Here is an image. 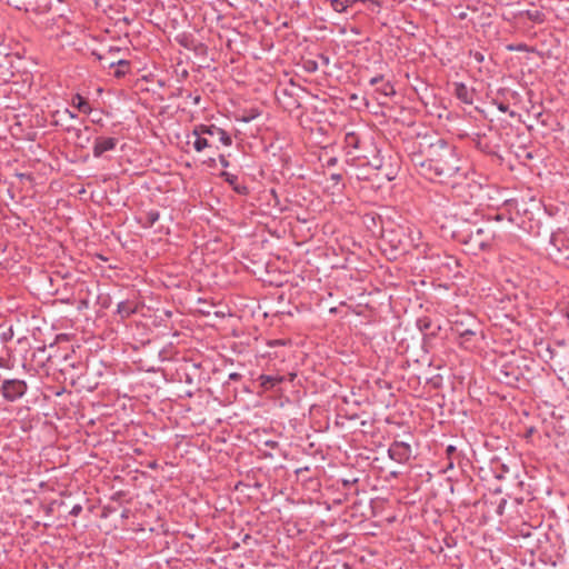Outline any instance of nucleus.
<instances>
[{
	"label": "nucleus",
	"mask_w": 569,
	"mask_h": 569,
	"mask_svg": "<svg viewBox=\"0 0 569 569\" xmlns=\"http://www.w3.org/2000/svg\"><path fill=\"white\" fill-rule=\"evenodd\" d=\"M417 328L425 335L436 336L440 330L439 325H435L429 317H421L417 319Z\"/></svg>",
	"instance_id": "obj_13"
},
{
	"label": "nucleus",
	"mask_w": 569,
	"mask_h": 569,
	"mask_svg": "<svg viewBox=\"0 0 569 569\" xmlns=\"http://www.w3.org/2000/svg\"><path fill=\"white\" fill-rule=\"evenodd\" d=\"M508 49L510 51H525L527 50V46L523 43L517 44V46H509Z\"/></svg>",
	"instance_id": "obj_27"
},
{
	"label": "nucleus",
	"mask_w": 569,
	"mask_h": 569,
	"mask_svg": "<svg viewBox=\"0 0 569 569\" xmlns=\"http://www.w3.org/2000/svg\"><path fill=\"white\" fill-rule=\"evenodd\" d=\"M160 213L157 210H150L146 213L143 227L144 228H151L154 226V223L159 220Z\"/></svg>",
	"instance_id": "obj_20"
},
{
	"label": "nucleus",
	"mask_w": 569,
	"mask_h": 569,
	"mask_svg": "<svg viewBox=\"0 0 569 569\" xmlns=\"http://www.w3.org/2000/svg\"><path fill=\"white\" fill-rule=\"evenodd\" d=\"M453 93L458 100L466 104H472L476 92L473 89L468 88L463 82H455Z\"/></svg>",
	"instance_id": "obj_11"
},
{
	"label": "nucleus",
	"mask_w": 569,
	"mask_h": 569,
	"mask_svg": "<svg viewBox=\"0 0 569 569\" xmlns=\"http://www.w3.org/2000/svg\"><path fill=\"white\" fill-rule=\"evenodd\" d=\"M347 142L352 146L353 148H358L359 139L356 133L351 132L346 136Z\"/></svg>",
	"instance_id": "obj_23"
},
{
	"label": "nucleus",
	"mask_w": 569,
	"mask_h": 569,
	"mask_svg": "<svg viewBox=\"0 0 569 569\" xmlns=\"http://www.w3.org/2000/svg\"><path fill=\"white\" fill-rule=\"evenodd\" d=\"M465 17H466V13H460V14H459V18H460V19H463Z\"/></svg>",
	"instance_id": "obj_44"
},
{
	"label": "nucleus",
	"mask_w": 569,
	"mask_h": 569,
	"mask_svg": "<svg viewBox=\"0 0 569 569\" xmlns=\"http://www.w3.org/2000/svg\"><path fill=\"white\" fill-rule=\"evenodd\" d=\"M189 97L192 99L194 104H199V102L201 100V97L199 94H197V96L189 94Z\"/></svg>",
	"instance_id": "obj_37"
},
{
	"label": "nucleus",
	"mask_w": 569,
	"mask_h": 569,
	"mask_svg": "<svg viewBox=\"0 0 569 569\" xmlns=\"http://www.w3.org/2000/svg\"><path fill=\"white\" fill-rule=\"evenodd\" d=\"M377 91L385 97H392L396 94V90L390 82L383 83L380 88L377 89Z\"/></svg>",
	"instance_id": "obj_21"
},
{
	"label": "nucleus",
	"mask_w": 569,
	"mask_h": 569,
	"mask_svg": "<svg viewBox=\"0 0 569 569\" xmlns=\"http://www.w3.org/2000/svg\"><path fill=\"white\" fill-rule=\"evenodd\" d=\"M529 18L532 19L533 21H542L541 13L539 11H536L535 13H529Z\"/></svg>",
	"instance_id": "obj_29"
},
{
	"label": "nucleus",
	"mask_w": 569,
	"mask_h": 569,
	"mask_svg": "<svg viewBox=\"0 0 569 569\" xmlns=\"http://www.w3.org/2000/svg\"><path fill=\"white\" fill-rule=\"evenodd\" d=\"M28 391V385L22 379H3L0 386V393L4 400L14 402L21 399Z\"/></svg>",
	"instance_id": "obj_6"
},
{
	"label": "nucleus",
	"mask_w": 569,
	"mask_h": 569,
	"mask_svg": "<svg viewBox=\"0 0 569 569\" xmlns=\"http://www.w3.org/2000/svg\"><path fill=\"white\" fill-rule=\"evenodd\" d=\"M53 119H54V124L57 126H61V127H66V126H70L69 124V121L70 120H73V119H77V114L72 111H70L69 109H63V110H57L53 112L52 114Z\"/></svg>",
	"instance_id": "obj_15"
},
{
	"label": "nucleus",
	"mask_w": 569,
	"mask_h": 569,
	"mask_svg": "<svg viewBox=\"0 0 569 569\" xmlns=\"http://www.w3.org/2000/svg\"><path fill=\"white\" fill-rule=\"evenodd\" d=\"M473 58L478 62H482L483 61V54L481 52H475L473 53Z\"/></svg>",
	"instance_id": "obj_35"
},
{
	"label": "nucleus",
	"mask_w": 569,
	"mask_h": 569,
	"mask_svg": "<svg viewBox=\"0 0 569 569\" xmlns=\"http://www.w3.org/2000/svg\"><path fill=\"white\" fill-rule=\"evenodd\" d=\"M498 379L508 386H515L519 380V371L511 366H503L499 370Z\"/></svg>",
	"instance_id": "obj_12"
},
{
	"label": "nucleus",
	"mask_w": 569,
	"mask_h": 569,
	"mask_svg": "<svg viewBox=\"0 0 569 569\" xmlns=\"http://www.w3.org/2000/svg\"><path fill=\"white\" fill-rule=\"evenodd\" d=\"M121 50L122 49L119 47H110L104 54H108L109 59H117V54L120 53Z\"/></svg>",
	"instance_id": "obj_24"
},
{
	"label": "nucleus",
	"mask_w": 569,
	"mask_h": 569,
	"mask_svg": "<svg viewBox=\"0 0 569 569\" xmlns=\"http://www.w3.org/2000/svg\"><path fill=\"white\" fill-rule=\"evenodd\" d=\"M219 162L223 168L229 167V161L227 160L226 156H223V154L219 156Z\"/></svg>",
	"instance_id": "obj_30"
},
{
	"label": "nucleus",
	"mask_w": 569,
	"mask_h": 569,
	"mask_svg": "<svg viewBox=\"0 0 569 569\" xmlns=\"http://www.w3.org/2000/svg\"><path fill=\"white\" fill-rule=\"evenodd\" d=\"M460 159L455 150L450 147V154L448 158H440L436 163L430 164V176L427 177L430 181L446 183L448 180L457 176L460 171Z\"/></svg>",
	"instance_id": "obj_2"
},
{
	"label": "nucleus",
	"mask_w": 569,
	"mask_h": 569,
	"mask_svg": "<svg viewBox=\"0 0 569 569\" xmlns=\"http://www.w3.org/2000/svg\"><path fill=\"white\" fill-rule=\"evenodd\" d=\"M498 109L501 111V112H507L508 111V106L503 104V103H499L498 104Z\"/></svg>",
	"instance_id": "obj_38"
},
{
	"label": "nucleus",
	"mask_w": 569,
	"mask_h": 569,
	"mask_svg": "<svg viewBox=\"0 0 569 569\" xmlns=\"http://www.w3.org/2000/svg\"><path fill=\"white\" fill-rule=\"evenodd\" d=\"M468 321H471V322H472V326H477V325H476V321H475V319H473L472 317H468Z\"/></svg>",
	"instance_id": "obj_43"
},
{
	"label": "nucleus",
	"mask_w": 569,
	"mask_h": 569,
	"mask_svg": "<svg viewBox=\"0 0 569 569\" xmlns=\"http://www.w3.org/2000/svg\"><path fill=\"white\" fill-rule=\"evenodd\" d=\"M367 0H349V7L353 6L356 2H366Z\"/></svg>",
	"instance_id": "obj_41"
},
{
	"label": "nucleus",
	"mask_w": 569,
	"mask_h": 569,
	"mask_svg": "<svg viewBox=\"0 0 569 569\" xmlns=\"http://www.w3.org/2000/svg\"><path fill=\"white\" fill-rule=\"evenodd\" d=\"M452 467H453V463H452V462H450V463L448 465V468H452Z\"/></svg>",
	"instance_id": "obj_45"
},
{
	"label": "nucleus",
	"mask_w": 569,
	"mask_h": 569,
	"mask_svg": "<svg viewBox=\"0 0 569 569\" xmlns=\"http://www.w3.org/2000/svg\"><path fill=\"white\" fill-rule=\"evenodd\" d=\"M118 142L119 139L116 137H97L92 147L93 157L101 158L106 152L113 151L117 148Z\"/></svg>",
	"instance_id": "obj_9"
},
{
	"label": "nucleus",
	"mask_w": 569,
	"mask_h": 569,
	"mask_svg": "<svg viewBox=\"0 0 569 569\" xmlns=\"http://www.w3.org/2000/svg\"><path fill=\"white\" fill-rule=\"evenodd\" d=\"M422 139L419 141H412L408 144L407 151L412 166L417 172L427 179L430 176V163L427 161L425 152L421 150Z\"/></svg>",
	"instance_id": "obj_4"
},
{
	"label": "nucleus",
	"mask_w": 569,
	"mask_h": 569,
	"mask_svg": "<svg viewBox=\"0 0 569 569\" xmlns=\"http://www.w3.org/2000/svg\"><path fill=\"white\" fill-rule=\"evenodd\" d=\"M568 318H569V310H568V313H567Z\"/></svg>",
	"instance_id": "obj_46"
},
{
	"label": "nucleus",
	"mask_w": 569,
	"mask_h": 569,
	"mask_svg": "<svg viewBox=\"0 0 569 569\" xmlns=\"http://www.w3.org/2000/svg\"><path fill=\"white\" fill-rule=\"evenodd\" d=\"M192 136L194 137L192 146L197 152L212 147L218 149L216 140L226 147L232 144L230 134L216 124H198L193 128Z\"/></svg>",
	"instance_id": "obj_1"
},
{
	"label": "nucleus",
	"mask_w": 569,
	"mask_h": 569,
	"mask_svg": "<svg viewBox=\"0 0 569 569\" xmlns=\"http://www.w3.org/2000/svg\"><path fill=\"white\" fill-rule=\"evenodd\" d=\"M422 151L427 157V161L431 163H436L440 158H448L450 154V144L441 138L432 139L431 137L422 138Z\"/></svg>",
	"instance_id": "obj_3"
},
{
	"label": "nucleus",
	"mask_w": 569,
	"mask_h": 569,
	"mask_svg": "<svg viewBox=\"0 0 569 569\" xmlns=\"http://www.w3.org/2000/svg\"><path fill=\"white\" fill-rule=\"evenodd\" d=\"M337 162H338V159H337L336 157H331V158H329V159L327 160L326 166H327V167H333V166H336V164H337Z\"/></svg>",
	"instance_id": "obj_33"
},
{
	"label": "nucleus",
	"mask_w": 569,
	"mask_h": 569,
	"mask_svg": "<svg viewBox=\"0 0 569 569\" xmlns=\"http://www.w3.org/2000/svg\"><path fill=\"white\" fill-rule=\"evenodd\" d=\"M259 381L261 387H263L264 389H270L281 383L283 381V378L280 376L261 375L259 377Z\"/></svg>",
	"instance_id": "obj_17"
},
{
	"label": "nucleus",
	"mask_w": 569,
	"mask_h": 569,
	"mask_svg": "<svg viewBox=\"0 0 569 569\" xmlns=\"http://www.w3.org/2000/svg\"><path fill=\"white\" fill-rule=\"evenodd\" d=\"M383 80V76L382 74H378L376 77H372L370 80H369V84L370 86H376L378 84L379 82H381Z\"/></svg>",
	"instance_id": "obj_28"
},
{
	"label": "nucleus",
	"mask_w": 569,
	"mask_h": 569,
	"mask_svg": "<svg viewBox=\"0 0 569 569\" xmlns=\"http://www.w3.org/2000/svg\"><path fill=\"white\" fill-rule=\"evenodd\" d=\"M82 512V506L80 503H76L71 510H70V515L73 516V517H78L80 513Z\"/></svg>",
	"instance_id": "obj_26"
},
{
	"label": "nucleus",
	"mask_w": 569,
	"mask_h": 569,
	"mask_svg": "<svg viewBox=\"0 0 569 569\" xmlns=\"http://www.w3.org/2000/svg\"><path fill=\"white\" fill-rule=\"evenodd\" d=\"M241 377H242V376H241L240 373H238V372H231V373L229 375V379H230V380H234V381L240 380V379H241Z\"/></svg>",
	"instance_id": "obj_34"
},
{
	"label": "nucleus",
	"mask_w": 569,
	"mask_h": 569,
	"mask_svg": "<svg viewBox=\"0 0 569 569\" xmlns=\"http://www.w3.org/2000/svg\"><path fill=\"white\" fill-rule=\"evenodd\" d=\"M136 306L130 301H121L118 303L117 312L121 318H128L136 312Z\"/></svg>",
	"instance_id": "obj_18"
},
{
	"label": "nucleus",
	"mask_w": 569,
	"mask_h": 569,
	"mask_svg": "<svg viewBox=\"0 0 569 569\" xmlns=\"http://www.w3.org/2000/svg\"><path fill=\"white\" fill-rule=\"evenodd\" d=\"M455 451H456V447L455 446L450 445V446L447 447V453L448 455H451Z\"/></svg>",
	"instance_id": "obj_39"
},
{
	"label": "nucleus",
	"mask_w": 569,
	"mask_h": 569,
	"mask_svg": "<svg viewBox=\"0 0 569 569\" xmlns=\"http://www.w3.org/2000/svg\"><path fill=\"white\" fill-rule=\"evenodd\" d=\"M330 179H331L336 184H338V183L341 181L342 177H341V174H340V173H332V174L330 176Z\"/></svg>",
	"instance_id": "obj_31"
},
{
	"label": "nucleus",
	"mask_w": 569,
	"mask_h": 569,
	"mask_svg": "<svg viewBox=\"0 0 569 569\" xmlns=\"http://www.w3.org/2000/svg\"><path fill=\"white\" fill-rule=\"evenodd\" d=\"M72 104L80 112H83L86 114H89L91 112V107H90L89 102L83 97H81L80 94H76L73 97Z\"/></svg>",
	"instance_id": "obj_19"
},
{
	"label": "nucleus",
	"mask_w": 569,
	"mask_h": 569,
	"mask_svg": "<svg viewBox=\"0 0 569 569\" xmlns=\"http://www.w3.org/2000/svg\"><path fill=\"white\" fill-rule=\"evenodd\" d=\"M100 62L103 68H116L114 77L121 78L126 76L130 70V62L126 59H109L108 54H101L98 52H92Z\"/></svg>",
	"instance_id": "obj_7"
},
{
	"label": "nucleus",
	"mask_w": 569,
	"mask_h": 569,
	"mask_svg": "<svg viewBox=\"0 0 569 569\" xmlns=\"http://www.w3.org/2000/svg\"><path fill=\"white\" fill-rule=\"evenodd\" d=\"M358 481V479H351V480H348V479H343L342 480V485L343 487L346 488H349L350 486H352L353 483H356Z\"/></svg>",
	"instance_id": "obj_32"
},
{
	"label": "nucleus",
	"mask_w": 569,
	"mask_h": 569,
	"mask_svg": "<svg viewBox=\"0 0 569 569\" xmlns=\"http://www.w3.org/2000/svg\"><path fill=\"white\" fill-rule=\"evenodd\" d=\"M493 233L489 228L477 227L471 230L461 241L473 250L485 251L491 246Z\"/></svg>",
	"instance_id": "obj_5"
},
{
	"label": "nucleus",
	"mask_w": 569,
	"mask_h": 569,
	"mask_svg": "<svg viewBox=\"0 0 569 569\" xmlns=\"http://www.w3.org/2000/svg\"><path fill=\"white\" fill-rule=\"evenodd\" d=\"M412 455V449L409 442L395 440L389 449L388 456L390 459L398 463H407Z\"/></svg>",
	"instance_id": "obj_8"
},
{
	"label": "nucleus",
	"mask_w": 569,
	"mask_h": 569,
	"mask_svg": "<svg viewBox=\"0 0 569 569\" xmlns=\"http://www.w3.org/2000/svg\"><path fill=\"white\" fill-rule=\"evenodd\" d=\"M64 131L72 134L74 138V146L80 149H86L91 142V127L78 128L74 126H66Z\"/></svg>",
	"instance_id": "obj_10"
},
{
	"label": "nucleus",
	"mask_w": 569,
	"mask_h": 569,
	"mask_svg": "<svg viewBox=\"0 0 569 569\" xmlns=\"http://www.w3.org/2000/svg\"><path fill=\"white\" fill-rule=\"evenodd\" d=\"M452 330L467 341L470 339V337L476 335V330L472 328V326L465 323L463 320H453Z\"/></svg>",
	"instance_id": "obj_14"
},
{
	"label": "nucleus",
	"mask_w": 569,
	"mask_h": 569,
	"mask_svg": "<svg viewBox=\"0 0 569 569\" xmlns=\"http://www.w3.org/2000/svg\"><path fill=\"white\" fill-rule=\"evenodd\" d=\"M303 471H309V467L299 468L296 470V473H301Z\"/></svg>",
	"instance_id": "obj_40"
},
{
	"label": "nucleus",
	"mask_w": 569,
	"mask_h": 569,
	"mask_svg": "<svg viewBox=\"0 0 569 569\" xmlns=\"http://www.w3.org/2000/svg\"><path fill=\"white\" fill-rule=\"evenodd\" d=\"M306 70L309 72H315L318 70V64L316 61L308 60L305 66Z\"/></svg>",
	"instance_id": "obj_25"
},
{
	"label": "nucleus",
	"mask_w": 569,
	"mask_h": 569,
	"mask_svg": "<svg viewBox=\"0 0 569 569\" xmlns=\"http://www.w3.org/2000/svg\"><path fill=\"white\" fill-rule=\"evenodd\" d=\"M319 58L321 59V61H322V63H323L325 66H328V64L330 63V59H329V57H328V56H326V54H320V56H319Z\"/></svg>",
	"instance_id": "obj_36"
},
{
	"label": "nucleus",
	"mask_w": 569,
	"mask_h": 569,
	"mask_svg": "<svg viewBox=\"0 0 569 569\" xmlns=\"http://www.w3.org/2000/svg\"><path fill=\"white\" fill-rule=\"evenodd\" d=\"M44 351H46V346L39 347L36 352H44Z\"/></svg>",
	"instance_id": "obj_42"
},
{
	"label": "nucleus",
	"mask_w": 569,
	"mask_h": 569,
	"mask_svg": "<svg viewBox=\"0 0 569 569\" xmlns=\"http://www.w3.org/2000/svg\"><path fill=\"white\" fill-rule=\"evenodd\" d=\"M221 177L224 178L226 182H228L237 193H239V194L248 193V188L246 186L238 183V176L224 171L221 173Z\"/></svg>",
	"instance_id": "obj_16"
},
{
	"label": "nucleus",
	"mask_w": 569,
	"mask_h": 569,
	"mask_svg": "<svg viewBox=\"0 0 569 569\" xmlns=\"http://www.w3.org/2000/svg\"><path fill=\"white\" fill-rule=\"evenodd\" d=\"M260 116V111L257 110V109H250L249 111H246L241 118L239 119L240 121L244 122V123H248L252 120H254L256 118H258Z\"/></svg>",
	"instance_id": "obj_22"
}]
</instances>
